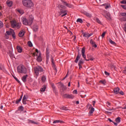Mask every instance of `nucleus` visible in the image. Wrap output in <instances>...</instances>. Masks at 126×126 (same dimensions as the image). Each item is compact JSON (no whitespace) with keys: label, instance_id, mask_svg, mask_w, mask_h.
I'll list each match as a JSON object with an SVG mask.
<instances>
[{"label":"nucleus","instance_id":"obj_1","mask_svg":"<svg viewBox=\"0 0 126 126\" xmlns=\"http://www.w3.org/2000/svg\"><path fill=\"white\" fill-rule=\"evenodd\" d=\"M61 2H62L63 5L61 4H58L57 5V6L58 8L60 9V12H59L60 15H61V17H63L67 15V12L66 10H63V9H66V7L72 8L73 6L72 4L67 3L65 1L61 0Z\"/></svg>","mask_w":126,"mask_h":126},{"label":"nucleus","instance_id":"obj_2","mask_svg":"<svg viewBox=\"0 0 126 126\" xmlns=\"http://www.w3.org/2000/svg\"><path fill=\"white\" fill-rule=\"evenodd\" d=\"M34 17L32 15H30L29 18V20H27L26 17H22L21 20L22 23L26 26H31L33 23Z\"/></svg>","mask_w":126,"mask_h":126},{"label":"nucleus","instance_id":"obj_3","mask_svg":"<svg viewBox=\"0 0 126 126\" xmlns=\"http://www.w3.org/2000/svg\"><path fill=\"white\" fill-rule=\"evenodd\" d=\"M23 4L24 6L28 8H31L33 6L31 0H23Z\"/></svg>","mask_w":126,"mask_h":126},{"label":"nucleus","instance_id":"obj_4","mask_svg":"<svg viewBox=\"0 0 126 126\" xmlns=\"http://www.w3.org/2000/svg\"><path fill=\"white\" fill-rule=\"evenodd\" d=\"M34 71L35 75L38 76L39 73L43 72L44 70L41 66H37L34 68Z\"/></svg>","mask_w":126,"mask_h":126},{"label":"nucleus","instance_id":"obj_5","mask_svg":"<svg viewBox=\"0 0 126 126\" xmlns=\"http://www.w3.org/2000/svg\"><path fill=\"white\" fill-rule=\"evenodd\" d=\"M17 71L18 73L26 74L27 69L24 65H21L17 67Z\"/></svg>","mask_w":126,"mask_h":126},{"label":"nucleus","instance_id":"obj_6","mask_svg":"<svg viewBox=\"0 0 126 126\" xmlns=\"http://www.w3.org/2000/svg\"><path fill=\"white\" fill-rule=\"evenodd\" d=\"M11 27L13 28H17V29H19L21 27V24L19 23H17L16 21H11Z\"/></svg>","mask_w":126,"mask_h":126},{"label":"nucleus","instance_id":"obj_7","mask_svg":"<svg viewBox=\"0 0 126 126\" xmlns=\"http://www.w3.org/2000/svg\"><path fill=\"white\" fill-rule=\"evenodd\" d=\"M13 32V30L11 29L10 31H7L5 32L4 37L6 39H8L9 36L11 35V33Z\"/></svg>","mask_w":126,"mask_h":126},{"label":"nucleus","instance_id":"obj_8","mask_svg":"<svg viewBox=\"0 0 126 126\" xmlns=\"http://www.w3.org/2000/svg\"><path fill=\"white\" fill-rule=\"evenodd\" d=\"M85 50H86V48H85V47H83L82 48V50H81V54H82V56L83 58L85 60V61H89V60H87V59H86V55H85Z\"/></svg>","mask_w":126,"mask_h":126},{"label":"nucleus","instance_id":"obj_9","mask_svg":"<svg viewBox=\"0 0 126 126\" xmlns=\"http://www.w3.org/2000/svg\"><path fill=\"white\" fill-rule=\"evenodd\" d=\"M120 15L122 16V17H124L121 18V21H126V12L121 13Z\"/></svg>","mask_w":126,"mask_h":126},{"label":"nucleus","instance_id":"obj_10","mask_svg":"<svg viewBox=\"0 0 126 126\" xmlns=\"http://www.w3.org/2000/svg\"><path fill=\"white\" fill-rule=\"evenodd\" d=\"M87 107H89V109H91L89 113L90 114H93V112L94 111V108H93V106L91 105V104H88L87 105Z\"/></svg>","mask_w":126,"mask_h":126},{"label":"nucleus","instance_id":"obj_11","mask_svg":"<svg viewBox=\"0 0 126 126\" xmlns=\"http://www.w3.org/2000/svg\"><path fill=\"white\" fill-rule=\"evenodd\" d=\"M64 97L65 98H70V99H73L74 97V96L73 95H72V94H64Z\"/></svg>","mask_w":126,"mask_h":126},{"label":"nucleus","instance_id":"obj_12","mask_svg":"<svg viewBox=\"0 0 126 126\" xmlns=\"http://www.w3.org/2000/svg\"><path fill=\"white\" fill-rule=\"evenodd\" d=\"M81 57V54H79V53L78 52L74 62L76 63H77L78 61L80 59Z\"/></svg>","mask_w":126,"mask_h":126},{"label":"nucleus","instance_id":"obj_13","mask_svg":"<svg viewBox=\"0 0 126 126\" xmlns=\"http://www.w3.org/2000/svg\"><path fill=\"white\" fill-rule=\"evenodd\" d=\"M90 44H92V46L94 48L97 47V45L95 44V42L93 41V39L90 40Z\"/></svg>","mask_w":126,"mask_h":126},{"label":"nucleus","instance_id":"obj_14","mask_svg":"<svg viewBox=\"0 0 126 126\" xmlns=\"http://www.w3.org/2000/svg\"><path fill=\"white\" fill-rule=\"evenodd\" d=\"M114 94H117L119 93L120 92V88H116L114 89Z\"/></svg>","mask_w":126,"mask_h":126},{"label":"nucleus","instance_id":"obj_15","mask_svg":"<svg viewBox=\"0 0 126 126\" xmlns=\"http://www.w3.org/2000/svg\"><path fill=\"white\" fill-rule=\"evenodd\" d=\"M32 29L34 32H37L38 29V26L37 24L34 25Z\"/></svg>","mask_w":126,"mask_h":126},{"label":"nucleus","instance_id":"obj_16","mask_svg":"<svg viewBox=\"0 0 126 126\" xmlns=\"http://www.w3.org/2000/svg\"><path fill=\"white\" fill-rule=\"evenodd\" d=\"M17 50L18 52L19 53H22V52L23 51L22 48L20 46H19V45L17 46Z\"/></svg>","mask_w":126,"mask_h":126},{"label":"nucleus","instance_id":"obj_17","mask_svg":"<svg viewBox=\"0 0 126 126\" xmlns=\"http://www.w3.org/2000/svg\"><path fill=\"white\" fill-rule=\"evenodd\" d=\"M49 53H50L49 49L48 48H47V49H46V58H47V60H48L49 59Z\"/></svg>","mask_w":126,"mask_h":126},{"label":"nucleus","instance_id":"obj_18","mask_svg":"<svg viewBox=\"0 0 126 126\" xmlns=\"http://www.w3.org/2000/svg\"><path fill=\"white\" fill-rule=\"evenodd\" d=\"M83 14L89 18L92 17V14L87 12L85 11L83 12Z\"/></svg>","mask_w":126,"mask_h":126},{"label":"nucleus","instance_id":"obj_19","mask_svg":"<svg viewBox=\"0 0 126 126\" xmlns=\"http://www.w3.org/2000/svg\"><path fill=\"white\" fill-rule=\"evenodd\" d=\"M25 32L23 30H21L19 33V36L20 37H23L24 35Z\"/></svg>","mask_w":126,"mask_h":126},{"label":"nucleus","instance_id":"obj_20","mask_svg":"<svg viewBox=\"0 0 126 126\" xmlns=\"http://www.w3.org/2000/svg\"><path fill=\"white\" fill-rule=\"evenodd\" d=\"M39 56L37 57V61L38 62H41L42 60L41 56H40V53H39Z\"/></svg>","mask_w":126,"mask_h":126},{"label":"nucleus","instance_id":"obj_21","mask_svg":"<svg viewBox=\"0 0 126 126\" xmlns=\"http://www.w3.org/2000/svg\"><path fill=\"white\" fill-rule=\"evenodd\" d=\"M59 123H60V124H63V122L60 120H55L53 121V124H59Z\"/></svg>","mask_w":126,"mask_h":126},{"label":"nucleus","instance_id":"obj_22","mask_svg":"<svg viewBox=\"0 0 126 126\" xmlns=\"http://www.w3.org/2000/svg\"><path fill=\"white\" fill-rule=\"evenodd\" d=\"M6 3L8 6L11 7L12 4V2L11 1H7Z\"/></svg>","mask_w":126,"mask_h":126},{"label":"nucleus","instance_id":"obj_23","mask_svg":"<svg viewBox=\"0 0 126 126\" xmlns=\"http://www.w3.org/2000/svg\"><path fill=\"white\" fill-rule=\"evenodd\" d=\"M28 77V75H26L25 76H24L22 78V80L24 82H25L27 80V78Z\"/></svg>","mask_w":126,"mask_h":126},{"label":"nucleus","instance_id":"obj_24","mask_svg":"<svg viewBox=\"0 0 126 126\" xmlns=\"http://www.w3.org/2000/svg\"><path fill=\"white\" fill-rule=\"evenodd\" d=\"M83 36L87 37V38H89L90 37H89V33L86 32V33H83Z\"/></svg>","mask_w":126,"mask_h":126},{"label":"nucleus","instance_id":"obj_25","mask_svg":"<svg viewBox=\"0 0 126 126\" xmlns=\"http://www.w3.org/2000/svg\"><path fill=\"white\" fill-rule=\"evenodd\" d=\"M106 18H110V14L109 12H106V15L105 16Z\"/></svg>","mask_w":126,"mask_h":126},{"label":"nucleus","instance_id":"obj_26","mask_svg":"<svg viewBox=\"0 0 126 126\" xmlns=\"http://www.w3.org/2000/svg\"><path fill=\"white\" fill-rule=\"evenodd\" d=\"M42 82L44 83L46 81V77L45 76H43L41 78Z\"/></svg>","mask_w":126,"mask_h":126},{"label":"nucleus","instance_id":"obj_27","mask_svg":"<svg viewBox=\"0 0 126 126\" xmlns=\"http://www.w3.org/2000/svg\"><path fill=\"white\" fill-rule=\"evenodd\" d=\"M115 121H116V123H117L118 124H119V123H121L120 117H118L117 118H116Z\"/></svg>","mask_w":126,"mask_h":126},{"label":"nucleus","instance_id":"obj_28","mask_svg":"<svg viewBox=\"0 0 126 126\" xmlns=\"http://www.w3.org/2000/svg\"><path fill=\"white\" fill-rule=\"evenodd\" d=\"M22 97L21 96L19 99H17L16 101H14V103L18 104L20 102V101L21 100Z\"/></svg>","mask_w":126,"mask_h":126},{"label":"nucleus","instance_id":"obj_29","mask_svg":"<svg viewBox=\"0 0 126 126\" xmlns=\"http://www.w3.org/2000/svg\"><path fill=\"white\" fill-rule=\"evenodd\" d=\"M60 109H61L64 111L68 110V109L66 107H64V106H61V107H60Z\"/></svg>","mask_w":126,"mask_h":126},{"label":"nucleus","instance_id":"obj_30","mask_svg":"<svg viewBox=\"0 0 126 126\" xmlns=\"http://www.w3.org/2000/svg\"><path fill=\"white\" fill-rule=\"evenodd\" d=\"M95 21H96L98 24H100V25H101V24H102V23H101L100 20L98 18H96Z\"/></svg>","mask_w":126,"mask_h":126},{"label":"nucleus","instance_id":"obj_31","mask_svg":"<svg viewBox=\"0 0 126 126\" xmlns=\"http://www.w3.org/2000/svg\"><path fill=\"white\" fill-rule=\"evenodd\" d=\"M77 22H79L80 23H83V20L82 19L78 18V19H77Z\"/></svg>","mask_w":126,"mask_h":126},{"label":"nucleus","instance_id":"obj_32","mask_svg":"<svg viewBox=\"0 0 126 126\" xmlns=\"http://www.w3.org/2000/svg\"><path fill=\"white\" fill-rule=\"evenodd\" d=\"M105 5L106 6H105V9H108L109 8L110 5L107 4L106 3L102 4V6H105Z\"/></svg>","mask_w":126,"mask_h":126},{"label":"nucleus","instance_id":"obj_33","mask_svg":"<svg viewBox=\"0 0 126 126\" xmlns=\"http://www.w3.org/2000/svg\"><path fill=\"white\" fill-rule=\"evenodd\" d=\"M18 12L21 15H23L24 14V11L23 10H18Z\"/></svg>","mask_w":126,"mask_h":126},{"label":"nucleus","instance_id":"obj_34","mask_svg":"<svg viewBox=\"0 0 126 126\" xmlns=\"http://www.w3.org/2000/svg\"><path fill=\"white\" fill-rule=\"evenodd\" d=\"M109 42L113 45L116 44V42L113 41L112 39H109Z\"/></svg>","mask_w":126,"mask_h":126},{"label":"nucleus","instance_id":"obj_35","mask_svg":"<svg viewBox=\"0 0 126 126\" xmlns=\"http://www.w3.org/2000/svg\"><path fill=\"white\" fill-rule=\"evenodd\" d=\"M84 63V62L83 60H79V63H78V65H82Z\"/></svg>","mask_w":126,"mask_h":126},{"label":"nucleus","instance_id":"obj_36","mask_svg":"<svg viewBox=\"0 0 126 126\" xmlns=\"http://www.w3.org/2000/svg\"><path fill=\"white\" fill-rule=\"evenodd\" d=\"M46 88L45 86H43L40 90L41 92H44L45 91Z\"/></svg>","mask_w":126,"mask_h":126},{"label":"nucleus","instance_id":"obj_37","mask_svg":"<svg viewBox=\"0 0 126 126\" xmlns=\"http://www.w3.org/2000/svg\"><path fill=\"white\" fill-rule=\"evenodd\" d=\"M64 85L63 83H59V88H60L61 89H62V88H63V87Z\"/></svg>","mask_w":126,"mask_h":126},{"label":"nucleus","instance_id":"obj_38","mask_svg":"<svg viewBox=\"0 0 126 126\" xmlns=\"http://www.w3.org/2000/svg\"><path fill=\"white\" fill-rule=\"evenodd\" d=\"M18 110L19 111H22L24 110V107L22 106H21L18 108Z\"/></svg>","mask_w":126,"mask_h":126},{"label":"nucleus","instance_id":"obj_39","mask_svg":"<svg viewBox=\"0 0 126 126\" xmlns=\"http://www.w3.org/2000/svg\"><path fill=\"white\" fill-rule=\"evenodd\" d=\"M61 90L63 91H64L66 90V87L64 86H63Z\"/></svg>","mask_w":126,"mask_h":126},{"label":"nucleus","instance_id":"obj_40","mask_svg":"<svg viewBox=\"0 0 126 126\" xmlns=\"http://www.w3.org/2000/svg\"><path fill=\"white\" fill-rule=\"evenodd\" d=\"M28 98V96L27 95H25L23 97V100H27Z\"/></svg>","mask_w":126,"mask_h":126},{"label":"nucleus","instance_id":"obj_41","mask_svg":"<svg viewBox=\"0 0 126 126\" xmlns=\"http://www.w3.org/2000/svg\"><path fill=\"white\" fill-rule=\"evenodd\" d=\"M99 82L102 83L103 85H105V83H106L105 80H103V81L101 80V81H99Z\"/></svg>","mask_w":126,"mask_h":126},{"label":"nucleus","instance_id":"obj_42","mask_svg":"<svg viewBox=\"0 0 126 126\" xmlns=\"http://www.w3.org/2000/svg\"><path fill=\"white\" fill-rule=\"evenodd\" d=\"M28 45L29 47H32V43L31 42V41H29L28 42Z\"/></svg>","mask_w":126,"mask_h":126},{"label":"nucleus","instance_id":"obj_43","mask_svg":"<svg viewBox=\"0 0 126 126\" xmlns=\"http://www.w3.org/2000/svg\"><path fill=\"white\" fill-rule=\"evenodd\" d=\"M11 35H12V37L14 38L15 37V33L14 32V30H13V32L11 33Z\"/></svg>","mask_w":126,"mask_h":126},{"label":"nucleus","instance_id":"obj_44","mask_svg":"<svg viewBox=\"0 0 126 126\" xmlns=\"http://www.w3.org/2000/svg\"><path fill=\"white\" fill-rule=\"evenodd\" d=\"M105 34H106V32H104L102 33V34H101L102 37L103 38V37L105 36Z\"/></svg>","mask_w":126,"mask_h":126},{"label":"nucleus","instance_id":"obj_45","mask_svg":"<svg viewBox=\"0 0 126 126\" xmlns=\"http://www.w3.org/2000/svg\"><path fill=\"white\" fill-rule=\"evenodd\" d=\"M121 4H126V0L121 1Z\"/></svg>","mask_w":126,"mask_h":126},{"label":"nucleus","instance_id":"obj_46","mask_svg":"<svg viewBox=\"0 0 126 126\" xmlns=\"http://www.w3.org/2000/svg\"><path fill=\"white\" fill-rule=\"evenodd\" d=\"M107 106L109 107L110 106H111V103L109 102H106Z\"/></svg>","mask_w":126,"mask_h":126},{"label":"nucleus","instance_id":"obj_47","mask_svg":"<svg viewBox=\"0 0 126 126\" xmlns=\"http://www.w3.org/2000/svg\"><path fill=\"white\" fill-rule=\"evenodd\" d=\"M29 123H31V124H36V125H37V123H36V122H34V121H32V120H30V121H29Z\"/></svg>","mask_w":126,"mask_h":126},{"label":"nucleus","instance_id":"obj_48","mask_svg":"<svg viewBox=\"0 0 126 126\" xmlns=\"http://www.w3.org/2000/svg\"><path fill=\"white\" fill-rule=\"evenodd\" d=\"M121 7H122L123 9H126V5H121Z\"/></svg>","mask_w":126,"mask_h":126},{"label":"nucleus","instance_id":"obj_49","mask_svg":"<svg viewBox=\"0 0 126 126\" xmlns=\"http://www.w3.org/2000/svg\"><path fill=\"white\" fill-rule=\"evenodd\" d=\"M104 73L106 76H109L110 75V74L107 71H104Z\"/></svg>","mask_w":126,"mask_h":126},{"label":"nucleus","instance_id":"obj_50","mask_svg":"<svg viewBox=\"0 0 126 126\" xmlns=\"http://www.w3.org/2000/svg\"><path fill=\"white\" fill-rule=\"evenodd\" d=\"M2 26H3V24H2V23L1 22V21H0V28H2Z\"/></svg>","mask_w":126,"mask_h":126},{"label":"nucleus","instance_id":"obj_51","mask_svg":"<svg viewBox=\"0 0 126 126\" xmlns=\"http://www.w3.org/2000/svg\"><path fill=\"white\" fill-rule=\"evenodd\" d=\"M26 100H27L23 99V104H27Z\"/></svg>","mask_w":126,"mask_h":126},{"label":"nucleus","instance_id":"obj_52","mask_svg":"<svg viewBox=\"0 0 126 126\" xmlns=\"http://www.w3.org/2000/svg\"><path fill=\"white\" fill-rule=\"evenodd\" d=\"M119 93L121 95H124V92L123 91H120Z\"/></svg>","mask_w":126,"mask_h":126},{"label":"nucleus","instance_id":"obj_53","mask_svg":"<svg viewBox=\"0 0 126 126\" xmlns=\"http://www.w3.org/2000/svg\"><path fill=\"white\" fill-rule=\"evenodd\" d=\"M73 94H77V90H74L73 92Z\"/></svg>","mask_w":126,"mask_h":126},{"label":"nucleus","instance_id":"obj_54","mask_svg":"<svg viewBox=\"0 0 126 126\" xmlns=\"http://www.w3.org/2000/svg\"><path fill=\"white\" fill-rule=\"evenodd\" d=\"M113 124H114V125H115V126H118V123L117 122V123H115V122H113Z\"/></svg>","mask_w":126,"mask_h":126},{"label":"nucleus","instance_id":"obj_55","mask_svg":"<svg viewBox=\"0 0 126 126\" xmlns=\"http://www.w3.org/2000/svg\"><path fill=\"white\" fill-rule=\"evenodd\" d=\"M14 78L18 82H20V81H19V80L15 77H14Z\"/></svg>","mask_w":126,"mask_h":126},{"label":"nucleus","instance_id":"obj_56","mask_svg":"<svg viewBox=\"0 0 126 126\" xmlns=\"http://www.w3.org/2000/svg\"><path fill=\"white\" fill-rule=\"evenodd\" d=\"M114 109V108H112V109H111V108L108 109L107 110L112 111V110H113Z\"/></svg>","mask_w":126,"mask_h":126},{"label":"nucleus","instance_id":"obj_57","mask_svg":"<svg viewBox=\"0 0 126 126\" xmlns=\"http://www.w3.org/2000/svg\"><path fill=\"white\" fill-rule=\"evenodd\" d=\"M93 35V33H89V37Z\"/></svg>","mask_w":126,"mask_h":126},{"label":"nucleus","instance_id":"obj_58","mask_svg":"<svg viewBox=\"0 0 126 126\" xmlns=\"http://www.w3.org/2000/svg\"><path fill=\"white\" fill-rule=\"evenodd\" d=\"M79 69H81L82 68V65H78Z\"/></svg>","mask_w":126,"mask_h":126},{"label":"nucleus","instance_id":"obj_59","mask_svg":"<svg viewBox=\"0 0 126 126\" xmlns=\"http://www.w3.org/2000/svg\"><path fill=\"white\" fill-rule=\"evenodd\" d=\"M108 121H109V122H112V123H113V122H114V121H113L111 119H110V118H109V119H108Z\"/></svg>","mask_w":126,"mask_h":126},{"label":"nucleus","instance_id":"obj_60","mask_svg":"<svg viewBox=\"0 0 126 126\" xmlns=\"http://www.w3.org/2000/svg\"><path fill=\"white\" fill-rule=\"evenodd\" d=\"M106 113L107 114H112V112H111L107 111V112H106Z\"/></svg>","mask_w":126,"mask_h":126},{"label":"nucleus","instance_id":"obj_61","mask_svg":"<svg viewBox=\"0 0 126 126\" xmlns=\"http://www.w3.org/2000/svg\"><path fill=\"white\" fill-rule=\"evenodd\" d=\"M95 104V101H93V104L94 106Z\"/></svg>","mask_w":126,"mask_h":126},{"label":"nucleus","instance_id":"obj_62","mask_svg":"<svg viewBox=\"0 0 126 126\" xmlns=\"http://www.w3.org/2000/svg\"><path fill=\"white\" fill-rule=\"evenodd\" d=\"M35 55H36V53H35V52H34V53H33L32 56H33V57H35Z\"/></svg>","mask_w":126,"mask_h":126},{"label":"nucleus","instance_id":"obj_63","mask_svg":"<svg viewBox=\"0 0 126 126\" xmlns=\"http://www.w3.org/2000/svg\"><path fill=\"white\" fill-rule=\"evenodd\" d=\"M122 109H126V105H125L124 107H123Z\"/></svg>","mask_w":126,"mask_h":126},{"label":"nucleus","instance_id":"obj_64","mask_svg":"<svg viewBox=\"0 0 126 126\" xmlns=\"http://www.w3.org/2000/svg\"><path fill=\"white\" fill-rule=\"evenodd\" d=\"M0 108L1 109H3V106H2V105L0 106Z\"/></svg>","mask_w":126,"mask_h":126}]
</instances>
